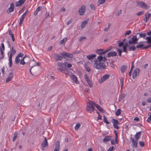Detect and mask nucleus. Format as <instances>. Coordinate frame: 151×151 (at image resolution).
I'll use <instances>...</instances> for the list:
<instances>
[{"instance_id":"obj_6","label":"nucleus","mask_w":151,"mask_h":151,"mask_svg":"<svg viewBox=\"0 0 151 151\" xmlns=\"http://www.w3.org/2000/svg\"><path fill=\"white\" fill-rule=\"evenodd\" d=\"M110 76L109 74H106L101 78L99 80V83H101L104 82Z\"/></svg>"},{"instance_id":"obj_52","label":"nucleus","mask_w":151,"mask_h":151,"mask_svg":"<svg viewBox=\"0 0 151 151\" xmlns=\"http://www.w3.org/2000/svg\"><path fill=\"white\" fill-rule=\"evenodd\" d=\"M23 56L24 54L22 52H20L19 53L17 56H18V57L19 58L20 57H22Z\"/></svg>"},{"instance_id":"obj_20","label":"nucleus","mask_w":151,"mask_h":151,"mask_svg":"<svg viewBox=\"0 0 151 151\" xmlns=\"http://www.w3.org/2000/svg\"><path fill=\"white\" fill-rule=\"evenodd\" d=\"M117 55V53L116 52L112 51L109 52L107 55V56L109 58L111 57L116 56Z\"/></svg>"},{"instance_id":"obj_56","label":"nucleus","mask_w":151,"mask_h":151,"mask_svg":"<svg viewBox=\"0 0 151 151\" xmlns=\"http://www.w3.org/2000/svg\"><path fill=\"white\" fill-rule=\"evenodd\" d=\"M94 106L98 109H99L100 108V107H101L100 106L99 104H96L95 102L94 104Z\"/></svg>"},{"instance_id":"obj_55","label":"nucleus","mask_w":151,"mask_h":151,"mask_svg":"<svg viewBox=\"0 0 151 151\" xmlns=\"http://www.w3.org/2000/svg\"><path fill=\"white\" fill-rule=\"evenodd\" d=\"M65 9L64 7H63L60 9L59 12L61 13L62 12H65Z\"/></svg>"},{"instance_id":"obj_27","label":"nucleus","mask_w":151,"mask_h":151,"mask_svg":"<svg viewBox=\"0 0 151 151\" xmlns=\"http://www.w3.org/2000/svg\"><path fill=\"white\" fill-rule=\"evenodd\" d=\"M96 56V55L94 54H91V55H89L86 56V57L87 58L88 60H92L93 58Z\"/></svg>"},{"instance_id":"obj_28","label":"nucleus","mask_w":151,"mask_h":151,"mask_svg":"<svg viewBox=\"0 0 151 151\" xmlns=\"http://www.w3.org/2000/svg\"><path fill=\"white\" fill-rule=\"evenodd\" d=\"M144 2L142 1H137L136 2L137 5L138 6L142 8Z\"/></svg>"},{"instance_id":"obj_53","label":"nucleus","mask_w":151,"mask_h":151,"mask_svg":"<svg viewBox=\"0 0 151 151\" xmlns=\"http://www.w3.org/2000/svg\"><path fill=\"white\" fill-rule=\"evenodd\" d=\"M117 52H118L119 53V54H118L119 55V56H121V54H122V51L121 50H120L119 49H117Z\"/></svg>"},{"instance_id":"obj_51","label":"nucleus","mask_w":151,"mask_h":151,"mask_svg":"<svg viewBox=\"0 0 151 151\" xmlns=\"http://www.w3.org/2000/svg\"><path fill=\"white\" fill-rule=\"evenodd\" d=\"M86 70L87 71L89 72H90L91 70V69L89 67L87 66H85Z\"/></svg>"},{"instance_id":"obj_38","label":"nucleus","mask_w":151,"mask_h":151,"mask_svg":"<svg viewBox=\"0 0 151 151\" xmlns=\"http://www.w3.org/2000/svg\"><path fill=\"white\" fill-rule=\"evenodd\" d=\"M26 57V56L25 55L24 57L23 58L21 59L20 61V64L24 65L25 64V63L24 62V60L25 58Z\"/></svg>"},{"instance_id":"obj_47","label":"nucleus","mask_w":151,"mask_h":151,"mask_svg":"<svg viewBox=\"0 0 151 151\" xmlns=\"http://www.w3.org/2000/svg\"><path fill=\"white\" fill-rule=\"evenodd\" d=\"M19 58L18 56H16L15 59V62L16 63H19L20 61Z\"/></svg>"},{"instance_id":"obj_22","label":"nucleus","mask_w":151,"mask_h":151,"mask_svg":"<svg viewBox=\"0 0 151 151\" xmlns=\"http://www.w3.org/2000/svg\"><path fill=\"white\" fill-rule=\"evenodd\" d=\"M141 132H139L136 133L134 135L135 139L138 141L139 139L141 136Z\"/></svg>"},{"instance_id":"obj_31","label":"nucleus","mask_w":151,"mask_h":151,"mask_svg":"<svg viewBox=\"0 0 151 151\" xmlns=\"http://www.w3.org/2000/svg\"><path fill=\"white\" fill-rule=\"evenodd\" d=\"M111 121L113 125L119 124L118 121L116 119L112 118L111 119Z\"/></svg>"},{"instance_id":"obj_12","label":"nucleus","mask_w":151,"mask_h":151,"mask_svg":"<svg viewBox=\"0 0 151 151\" xmlns=\"http://www.w3.org/2000/svg\"><path fill=\"white\" fill-rule=\"evenodd\" d=\"M58 69L60 71L62 72L65 75H68L69 74V70L65 69H63L60 68H58Z\"/></svg>"},{"instance_id":"obj_16","label":"nucleus","mask_w":151,"mask_h":151,"mask_svg":"<svg viewBox=\"0 0 151 151\" xmlns=\"http://www.w3.org/2000/svg\"><path fill=\"white\" fill-rule=\"evenodd\" d=\"M151 45H148L146 46H145L144 44H139L137 45L136 47L137 48H140L142 49H146L149 48Z\"/></svg>"},{"instance_id":"obj_61","label":"nucleus","mask_w":151,"mask_h":151,"mask_svg":"<svg viewBox=\"0 0 151 151\" xmlns=\"http://www.w3.org/2000/svg\"><path fill=\"white\" fill-rule=\"evenodd\" d=\"M114 149V147L113 146L110 147L108 150L107 151H112Z\"/></svg>"},{"instance_id":"obj_26","label":"nucleus","mask_w":151,"mask_h":151,"mask_svg":"<svg viewBox=\"0 0 151 151\" xmlns=\"http://www.w3.org/2000/svg\"><path fill=\"white\" fill-rule=\"evenodd\" d=\"M111 138V136H106L103 139L104 142H107L109 141Z\"/></svg>"},{"instance_id":"obj_49","label":"nucleus","mask_w":151,"mask_h":151,"mask_svg":"<svg viewBox=\"0 0 151 151\" xmlns=\"http://www.w3.org/2000/svg\"><path fill=\"white\" fill-rule=\"evenodd\" d=\"M139 145L142 147H143L145 146V144L144 142H143L139 141Z\"/></svg>"},{"instance_id":"obj_64","label":"nucleus","mask_w":151,"mask_h":151,"mask_svg":"<svg viewBox=\"0 0 151 151\" xmlns=\"http://www.w3.org/2000/svg\"><path fill=\"white\" fill-rule=\"evenodd\" d=\"M147 101L148 103H151V97L148 98L147 99Z\"/></svg>"},{"instance_id":"obj_2","label":"nucleus","mask_w":151,"mask_h":151,"mask_svg":"<svg viewBox=\"0 0 151 151\" xmlns=\"http://www.w3.org/2000/svg\"><path fill=\"white\" fill-rule=\"evenodd\" d=\"M95 102L93 101H90L87 103L86 106V111L89 113H91L95 110L94 106Z\"/></svg>"},{"instance_id":"obj_24","label":"nucleus","mask_w":151,"mask_h":151,"mask_svg":"<svg viewBox=\"0 0 151 151\" xmlns=\"http://www.w3.org/2000/svg\"><path fill=\"white\" fill-rule=\"evenodd\" d=\"M150 16L151 14H150L149 13L147 14V13H146L145 14V17L144 19V20L146 22H147L148 20L149 19Z\"/></svg>"},{"instance_id":"obj_23","label":"nucleus","mask_w":151,"mask_h":151,"mask_svg":"<svg viewBox=\"0 0 151 151\" xmlns=\"http://www.w3.org/2000/svg\"><path fill=\"white\" fill-rule=\"evenodd\" d=\"M60 147V143L59 141L56 142L55 145V148L54 151H59Z\"/></svg>"},{"instance_id":"obj_60","label":"nucleus","mask_w":151,"mask_h":151,"mask_svg":"<svg viewBox=\"0 0 151 151\" xmlns=\"http://www.w3.org/2000/svg\"><path fill=\"white\" fill-rule=\"evenodd\" d=\"M144 13L143 12H139L137 13V15L138 16H140Z\"/></svg>"},{"instance_id":"obj_45","label":"nucleus","mask_w":151,"mask_h":151,"mask_svg":"<svg viewBox=\"0 0 151 151\" xmlns=\"http://www.w3.org/2000/svg\"><path fill=\"white\" fill-rule=\"evenodd\" d=\"M103 118L104 122L106 123V124H109V122L108 121L105 115L103 116Z\"/></svg>"},{"instance_id":"obj_39","label":"nucleus","mask_w":151,"mask_h":151,"mask_svg":"<svg viewBox=\"0 0 151 151\" xmlns=\"http://www.w3.org/2000/svg\"><path fill=\"white\" fill-rule=\"evenodd\" d=\"M18 137V134L17 133H14V136L12 140L13 142L14 141L16 138Z\"/></svg>"},{"instance_id":"obj_54","label":"nucleus","mask_w":151,"mask_h":151,"mask_svg":"<svg viewBox=\"0 0 151 151\" xmlns=\"http://www.w3.org/2000/svg\"><path fill=\"white\" fill-rule=\"evenodd\" d=\"M90 7L91 9L93 10H94L95 8L94 5L92 4H91L90 5Z\"/></svg>"},{"instance_id":"obj_36","label":"nucleus","mask_w":151,"mask_h":151,"mask_svg":"<svg viewBox=\"0 0 151 151\" xmlns=\"http://www.w3.org/2000/svg\"><path fill=\"white\" fill-rule=\"evenodd\" d=\"M9 61L8 64L9 65V67H11L12 64V58H9Z\"/></svg>"},{"instance_id":"obj_44","label":"nucleus","mask_w":151,"mask_h":151,"mask_svg":"<svg viewBox=\"0 0 151 151\" xmlns=\"http://www.w3.org/2000/svg\"><path fill=\"white\" fill-rule=\"evenodd\" d=\"M121 113V110L120 109H118L115 112L116 115V116L119 115Z\"/></svg>"},{"instance_id":"obj_58","label":"nucleus","mask_w":151,"mask_h":151,"mask_svg":"<svg viewBox=\"0 0 151 151\" xmlns=\"http://www.w3.org/2000/svg\"><path fill=\"white\" fill-rule=\"evenodd\" d=\"M123 80L122 78H121L120 79V83L121 84V88H122L123 86Z\"/></svg>"},{"instance_id":"obj_48","label":"nucleus","mask_w":151,"mask_h":151,"mask_svg":"<svg viewBox=\"0 0 151 151\" xmlns=\"http://www.w3.org/2000/svg\"><path fill=\"white\" fill-rule=\"evenodd\" d=\"M139 36L140 37H143L145 38L146 36V35L145 33H140L139 34Z\"/></svg>"},{"instance_id":"obj_30","label":"nucleus","mask_w":151,"mask_h":151,"mask_svg":"<svg viewBox=\"0 0 151 151\" xmlns=\"http://www.w3.org/2000/svg\"><path fill=\"white\" fill-rule=\"evenodd\" d=\"M126 94H122L119 96V101H121L126 96Z\"/></svg>"},{"instance_id":"obj_37","label":"nucleus","mask_w":151,"mask_h":151,"mask_svg":"<svg viewBox=\"0 0 151 151\" xmlns=\"http://www.w3.org/2000/svg\"><path fill=\"white\" fill-rule=\"evenodd\" d=\"M65 68L67 67V68H71L72 66V65L71 64L68 63L66 62H65Z\"/></svg>"},{"instance_id":"obj_34","label":"nucleus","mask_w":151,"mask_h":151,"mask_svg":"<svg viewBox=\"0 0 151 151\" xmlns=\"http://www.w3.org/2000/svg\"><path fill=\"white\" fill-rule=\"evenodd\" d=\"M65 62L64 63L61 62H58V65L59 67L65 68Z\"/></svg>"},{"instance_id":"obj_10","label":"nucleus","mask_w":151,"mask_h":151,"mask_svg":"<svg viewBox=\"0 0 151 151\" xmlns=\"http://www.w3.org/2000/svg\"><path fill=\"white\" fill-rule=\"evenodd\" d=\"M84 78L86 81L88 83L89 86L90 87H91L92 86V84L90 79L85 74L84 75Z\"/></svg>"},{"instance_id":"obj_25","label":"nucleus","mask_w":151,"mask_h":151,"mask_svg":"<svg viewBox=\"0 0 151 151\" xmlns=\"http://www.w3.org/2000/svg\"><path fill=\"white\" fill-rule=\"evenodd\" d=\"M24 15L25 14H23L19 18V24L20 25L22 24L23 22L24 19L25 17Z\"/></svg>"},{"instance_id":"obj_50","label":"nucleus","mask_w":151,"mask_h":151,"mask_svg":"<svg viewBox=\"0 0 151 151\" xmlns=\"http://www.w3.org/2000/svg\"><path fill=\"white\" fill-rule=\"evenodd\" d=\"M136 47L134 46H131L129 47V49L130 50L134 51L136 49Z\"/></svg>"},{"instance_id":"obj_7","label":"nucleus","mask_w":151,"mask_h":151,"mask_svg":"<svg viewBox=\"0 0 151 151\" xmlns=\"http://www.w3.org/2000/svg\"><path fill=\"white\" fill-rule=\"evenodd\" d=\"M138 40L136 36H133L129 41V44H133L137 43Z\"/></svg>"},{"instance_id":"obj_11","label":"nucleus","mask_w":151,"mask_h":151,"mask_svg":"<svg viewBox=\"0 0 151 151\" xmlns=\"http://www.w3.org/2000/svg\"><path fill=\"white\" fill-rule=\"evenodd\" d=\"M84 78L86 81L88 83L89 86L90 87H91L92 86V84L90 79L85 74L84 75Z\"/></svg>"},{"instance_id":"obj_4","label":"nucleus","mask_w":151,"mask_h":151,"mask_svg":"<svg viewBox=\"0 0 151 151\" xmlns=\"http://www.w3.org/2000/svg\"><path fill=\"white\" fill-rule=\"evenodd\" d=\"M131 141L132 142L131 145L133 148H137V147L138 141L135 140V139L132 137L130 138Z\"/></svg>"},{"instance_id":"obj_43","label":"nucleus","mask_w":151,"mask_h":151,"mask_svg":"<svg viewBox=\"0 0 151 151\" xmlns=\"http://www.w3.org/2000/svg\"><path fill=\"white\" fill-rule=\"evenodd\" d=\"M67 37L64 38L62 40L60 41V44H63L67 40Z\"/></svg>"},{"instance_id":"obj_59","label":"nucleus","mask_w":151,"mask_h":151,"mask_svg":"<svg viewBox=\"0 0 151 151\" xmlns=\"http://www.w3.org/2000/svg\"><path fill=\"white\" fill-rule=\"evenodd\" d=\"M131 32L130 30H129L127 31L125 33V35H129Z\"/></svg>"},{"instance_id":"obj_1","label":"nucleus","mask_w":151,"mask_h":151,"mask_svg":"<svg viewBox=\"0 0 151 151\" xmlns=\"http://www.w3.org/2000/svg\"><path fill=\"white\" fill-rule=\"evenodd\" d=\"M103 59L102 56H99L97 57L96 60H94L93 67L97 69H104L105 68V65L104 63L102 62Z\"/></svg>"},{"instance_id":"obj_14","label":"nucleus","mask_w":151,"mask_h":151,"mask_svg":"<svg viewBox=\"0 0 151 151\" xmlns=\"http://www.w3.org/2000/svg\"><path fill=\"white\" fill-rule=\"evenodd\" d=\"M71 79L76 83L78 84V81L77 77L74 75L72 74L70 76Z\"/></svg>"},{"instance_id":"obj_5","label":"nucleus","mask_w":151,"mask_h":151,"mask_svg":"<svg viewBox=\"0 0 151 151\" xmlns=\"http://www.w3.org/2000/svg\"><path fill=\"white\" fill-rule=\"evenodd\" d=\"M60 54L63 56V58L66 59L67 58H72L73 57V55L72 54L67 52L61 53Z\"/></svg>"},{"instance_id":"obj_29","label":"nucleus","mask_w":151,"mask_h":151,"mask_svg":"<svg viewBox=\"0 0 151 151\" xmlns=\"http://www.w3.org/2000/svg\"><path fill=\"white\" fill-rule=\"evenodd\" d=\"M42 145L44 147H46L47 146V142L46 138H45V140L43 141Z\"/></svg>"},{"instance_id":"obj_62","label":"nucleus","mask_w":151,"mask_h":151,"mask_svg":"<svg viewBox=\"0 0 151 151\" xmlns=\"http://www.w3.org/2000/svg\"><path fill=\"white\" fill-rule=\"evenodd\" d=\"M86 38V37H81L79 39V41H82L83 39H85Z\"/></svg>"},{"instance_id":"obj_42","label":"nucleus","mask_w":151,"mask_h":151,"mask_svg":"<svg viewBox=\"0 0 151 151\" xmlns=\"http://www.w3.org/2000/svg\"><path fill=\"white\" fill-rule=\"evenodd\" d=\"M105 0H99L98 1V5L99 6L100 5L103 4L105 2Z\"/></svg>"},{"instance_id":"obj_46","label":"nucleus","mask_w":151,"mask_h":151,"mask_svg":"<svg viewBox=\"0 0 151 151\" xmlns=\"http://www.w3.org/2000/svg\"><path fill=\"white\" fill-rule=\"evenodd\" d=\"M81 125L79 123L77 124L75 126V128L76 130H78L80 127Z\"/></svg>"},{"instance_id":"obj_32","label":"nucleus","mask_w":151,"mask_h":151,"mask_svg":"<svg viewBox=\"0 0 151 151\" xmlns=\"http://www.w3.org/2000/svg\"><path fill=\"white\" fill-rule=\"evenodd\" d=\"M87 21L85 20L83 22L81 25L80 26H81L82 29H83L84 27H85L86 25L87 24Z\"/></svg>"},{"instance_id":"obj_3","label":"nucleus","mask_w":151,"mask_h":151,"mask_svg":"<svg viewBox=\"0 0 151 151\" xmlns=\"http://www.w3.org/2000/svg\"><path fill=\"white\" fill-rule=\"evenodd\" d=\"M8 46V47L10 48V52L8 53V55L9 56V58H12V56L15 54L16 52V51L14 49V47H11L9 43Z\"/></svg>"},{"instance_id":"obj_8","label":"nucleus","mask_w":151,"mask_h":151,"mask_svg":"<svg viewBox=\"0 0 151 151\" xmlns=\"http://www.w3.org/2000/svg\"><path fill=\"white\" fill-rule=\"evenodd\" d=\"M86 7L85 6L82 5L81 8L79 9V13L80 15H83L84 13Z\"/></svg>"},{"instance_id":"obj_41","label":"nucleus","mask_w":151,"mask_h":151,"mask_svg":"<svg viewBox=\"0 0 151 151\" xmlns=\"http://www.w3.org/2000/svg\"><path fill=\"white\" fill-rule=\"evenodd\" d=\"M143 7L144 8L146 9H149L150 8V7L148 6L147 4L145 3L144 2L143 4Z\"/></svg>"},{"instance_id":"obj_33","label":"nucleus","mask_w":151,"mask_h":151,"mask_svg":"<svg viewBox=\"0 0 151 151\" xmlns=\"http://www.w3.org/2000/svg\"><path fill=\"white\" fill-rule=\"evenodd\" d=\"M127 69V67L124 65H123L121 67V71L122 73L125 72Z\"/></svg>"},{"instance_id":"obj_35","label":"nucleus","mask_w":151,"mask_h":151,"mask_svg":"<svg viewBox=\"0 0 151 151\" xmlns=\"http://www.w3.org/2000/svg\"><path fill=\"white\" fill-rule=\"evenodd\" d=\"M128 45L127 43H126L123 46V51L124 52H127V48L128 46Z\"/></svg>"},{"instance_id":"obj_13","label":"nucleus","mask_w":151,"mask_h":151,"mask_svg":"<svg viewBox=\"0 0 151 151\" xmlns=\"http://www.w3.org/2000/svg\"><path fill=\"white\" fill-rule=\"evenodd\" d=\"M14 8L13 3H11L10 4V7L8 9L7 12L8 13H10L14 11Z\"/></svg>"},{"instance_id":"obj_63","label":"nucleus","mask_w":151,"mask_h":151,"mask_svg":"<svg viewBox=\"0 0 151 151\" xmlns=\"http://www.w3.org/2000/svg\"><path fill=\"white\" fill-rule=\"evenodd\" d=\"M42 7L41 6H39L36 9V11L38 12L40 11L42 9Z\"/></svg>"},{"instance_id":"obj_40","label":"nucleus","mask_w":151,"mask_h":151,"mask_svg":"<svg viewBox=\"0 0 151 151\" xmlns=\"http://www.w3.org/2000/svg\"><path fill=\"white\" fill-rule=\"evenodd\" d=\"M145 39L147 40V43L151 44V37H147Z\"/></svg>"},{"instance_id":"obj_18","label":"nucleus","mask_w":151,"mask_h":151,"mask_svg":"<svg viewBox=\"0 0 151 151\" xmlns=\"http://www.w3.org/2000/svg\"><path fill=\"white\" fill-rule=\"evenodd\" d=\"M105 52V50H104V49H97L96 51V53L99 55H102L105 54L106 53Z\"/></svg>"},{"instance_id":"obj_15","label":"nucleus","mask_w":151,"mask_h":151,"mask_svg":"<svg viewBox=\"0 0 151 151\" xmlns=\"http://www.w3.org/2000/svg\"><path fill=\"white\" fill-rule=\"evenodd\" d=\"M25 0H19L15 3V6H20L25 2Z\"/></svg>"},{"instance_id":"obj_17","label":"nucleus","mask_w":151,"mask_h":151,"mask_svg":"<svg viewBox=\"0 0 151 151\" xmlns=\"http://www.w3.org/2000/svg\"><path fill=\"white\" fill-rule=\"evenodd\" d=\"M5 50V47L4 44L3 43H1V47H0V51L1 52V54L2 55V58L1 59L3 58L4 57V54L3 51Z\"/></svg>"},{"instance_id":"obj_21","label":"nucleus","mask_w":151,"mask_h":151,"mask_svg":"<svg viewBox=\"0 0 151 151\" xmlns=\"http://www.w3.org/2000/svg\"><path fill=\"white\" fill-rule=\"evenodd\" d=\"M13 76V73L12 72H11L9 74L8 78H7L6 80V83L10 81L12 78Z\"/></svg>"},{"instance_id":"obj_57","label":"nucleus","mask_w":151,"mask_h":151,"mask_svg":"<svg viewBox=\"0 0 151 151\" xmlns=\"http://www.w3.org/2000/svg\"><path fill=\"white\" fill-rule=\"evenodd\" d=\"M72 22V19H70L69 20L67 23V25H68L71 23Z\"/></svg>"},{"instance_id":"obj_9","label":"nucleus","mask_w":151,"mask_h":151,"mask_svg":"<svg viewBox=\"0 0 151 151\" xmlns=\"http://www.w3.org/2000/svg\"><path fill=\"white\" fill-rule=\"evenodd\" d=\"M139 69L138 68H136L132 74V78H135L139 73Z\"/></svg>"},{"instance_id":"obj_19","label":"nucleus","mask_w":151,"mask_h":151,"mask_svg":"<svg viewBox=\"0 0 151 151\" xmlns=\"http://www.w3.org/2000/svg\"><path fill=\"white\" fill-rule=\"evenodd\" d=\"M54 58L56 61L61 60L63 59V57L58 54H55L53 56Z\"/></svg>"}]
</instances>
